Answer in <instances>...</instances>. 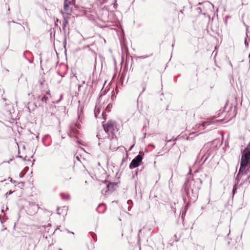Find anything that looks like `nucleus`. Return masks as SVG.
Segmentation results:
<instances>
[{
	"mask_svg": "<svg viewBox=\"0 0 250 250\" xmlns=\"http://www.w3.org/2000/svg\"><path fill=\"white\" fill-rule=\"evenodd\" d=\"M250 161V144L245 148L242 155L240 168L238 175L241 172L246 173V170L248 169Z\"/></svg>",
	"mask_w": 250,
	"mask_h": 250,
	"instance_id": "1",
	"label": "nucleus"
},
{
	"mask_svg": "<svg viewBox=\"0 0 250 250\" xmlns=\"http://www.w3.org/2000/svg\"><path fill=\"white\" fill-rule=\"evenodd\" d=\"M103 127L106 132L112 134H114L119 129V125L113 121H108L106 124H103Z\"/></svg>",
	"mask_w": 250,
	"mask_h": 250,
	"instance_id": "2",
	"label": "nucleus"
},
{
	"mask_svg": "<svg viewBox=\"0 0 250 250\" xmlns=\"http://www.w3.org/2000/svg\"><path fill=\"white\" fill-rule=\"evenodd\" d=\"M142 157L138 155L134 159L132 160L131 163L129 165V168L132 169L138 167L139 166V163L142 161Z\"/></svg>",
	"mask_w": 250,
	"mask_h": 250,
	"instance_id": "3",
	"label": "nucleus"
},
{
	"mask_svg": "<svg viewBox=\"0 0 250 250\" xmlns=\"http://www.w3.org/2000/svg\"><path fill=\"white\" fill-rule=\"evenodd\" d=\"M115 185L113 184L109 183L106 185L105 188L102 190V193L103 195H108L110 190H112L114 188Z\"/></svg>",
	"mask_w": 250,
	"mask_h": 250,
	"instance_id": "4",
	"label": "nucleus"
},
{
	"mask_svg": "<svg viewBox=\"0 0 250 250\" xmlns=\"http://www.w3.org/2000/svg\"><path fill=\"white\" fill-rule=\"evenodd\" d=\"M74 4L73 1L72 2L68 0H65L64 4V9L66 11H68L69 8V5H73Z\"/></svg>",
	"mask_w": 250,
	"mask_h": 250,
	"instance_id": "5",
	"label": "nucleus"
},
{
	"mask_svg": "<svg viewBox=\"0 0 250 250\" xmlns=\"http://www.w3.org/2000/svg\"><path fill=\"white\" fill-rule=\"evenodd\" d=\"M82 113V107H80V109H79L78 111V115L79 119H80L81 115Z\"/></svg>",
	"mask_w": 250,
	"mask_h": 250,
	"instance_id": "6",
	"label": "nucleus"
},
{
	"mask_svg": "<svg viewBox=\"0 0 250 250\" xmlns=\"http://www.w3.org/2000/svg\"><path fill=\"white\" fill-rule=\"evenodd\" d=\"M206 124H209V122H204L202 124L199 125L198 127H199L200 126L204 127Z\"/></svg>",
	"mask_w": 250,
	"mask_h": 250,
	"instance_id": "7",
	"label": "nucleus"
},
{
	"mask_svg": "<svg viewBox=\"0 0 250 250\" xmlns=\"http://www.w3.org/2000/svg\"><path fill=\"white\" fill-rule=\"evenodd\" d=\"M98 112V108H97V106H96V109L95 110V117H97V112Z\"/></svg>",
	"mask_w": 250,
	"mask_h": 250,
	"instance_id": "8",
	"label": "nucleus"
},
{
	"mask_svg": "<svg viewBox=\"0 0 250 250\" xmlns=\"http://www.w3.org/2000/svg\"><path fill=\"white\" fill-rule=\"evenodd\" d=\"M12 193H13V192H12V191H10L9 192H7V193L5 194V196H6V197H7V196H8V195H9L11 194Z\"/></svg>",
	"mask_w": 250,
	"mask_h": 250,
	"instance_id": "9",
	"label": "nucleus"
},
{
	"mask_svg": "<svg viewBox=\"0 0 250 250\" xmlns=\"http://www.w3.org/2000/svg\"><path fill=\"white\" fill-rule=\"evenodd\" d=\"M47 98L46 97H45V96H43V97L42 98V101H46V100H47Z\"/></svg>",
	"mask_w": 250,
	"mask_h": 250,
	"instance_id": "10",
	"label": "nucleus"
},
{
	"mask_svg": "<svg viewBox=\"0 0 250 250\" xmlns=\"http://www.w3.org/2000/svg\"><path fill=\"white\" fill-rule=\"evenodd\" d=\"M147 57V56H142L139 57V58H140V59H145V58H146Z\"/></svg>",
	"mask_w": 250,
	"mask_h": 250,
	"instance_id": "11",
	"label": "nucleus"
},
{
	"mask_svg": "<svg viewBox=\"0 0 250 250\" xmlns=\"http://www.w3.org/2000/svg\"><path fill=\"white\" fill-rule=\"evenodd\" d=\"M70 137H75V134H74V131H73V132L70 133Z\"/></svg>",
	"mask_w": 250,
	"mask_h": 250,
	"instance_id": "12",
	"label": "nucleus"
},
{
	"mask_svg": "<svg viewBox=\"0 0 250 250\" xmlns=\"http://www.w3.org/2000/svg\"><path fill=\"white\" fill-rule=\"evenodd\" d=\"M75 158L78 161H80V157L78 156H76Z\"/></svg>",
	"mask_w": 250,
	"mask_h": 250,
	"instance_id": "13",
	"label": "nucleus"
},
{
	"mask_svg": "<svg viewBox=\"0 0 250 250\" xmlns=\"http://www.w3.org/2000/svg\"><path fill=\"white\" fill-rule=\"evenodd\" d=\"M245 44L246 45V46H247L248 45V42H247V39L246 38L245 39Z\"/></svg>",
	"mask_w": 250,
	"mask_h": 250,
	"instance_id": "14",
	"label": "nucleus"
},
{
	"mask_svg": "<svg viewBox=\"0 0 250 250\" xmlns=\"http://www.w3.org/2000/svg\"><path fill=\"white\" fill-rule=\"evenodd\" d=\"M248 28H247V33H246V36H247V37L248 36V35H247V32H248Z\"/></svg>",
	"mask_w": 250,
	"mask_h": 250,
	"instance_id": "15",
	"label": "nucleus"
},
{
	"mask_svg": "<svg viewBox=\"0 0 250 250\" xmlns=\"http://www.w3.org/2000/svg\"><path fill=\"white\" fill-rule=\"evenodd\" d=\"M63 45L64 46V47H65V45H64V43H63Z\"/></svg>",
	"mask_w": 250,
	"mask_h": 250,
	"instance_id": "16",
	"label": "nucleus"
},
{
	"mask_svg": "<svg viewBox=\"0 0 250 250\" xmlns=\"http://www.w3.org/2000/svg\"><path fill=\"white\" fill-rule=\"evenodd\" d=\"M63 45L64 46V47H65V45H64V43H63Z\"/></svg>",
	"mask_w": 250,
	"mask_h": 250,
	"instance_id": "17",
	"label": "nucleus"
},
{
	"mask_svg": "<svg viewBox=\"0 0 250 250\" xmlns=\"http://www.w3.org/2000/svg\"><path fill=\"white\" fill-rule=\"evenodd\" d=\"M63 45L64 46V47H65V45H64V43H63Z\"/></svg>",
	"mask_w": 250,
	"mask_h": 250,
	"instance_id": "18",
	"label": "nucleus"
},
{
	"mask_svg": "<svg viewBox=\"0 0 250 250\" xmlns=\"http://www.w3.org/2000/svg\"><path fill=\"white\" fill-rule=\"evenodd\" d=\"M134 145L132 146L130 148V149L133 147Z\"/></svg>",
	"mask_w": 250,
	"mask_h": 250,
	"instance_id": "19",
	"label": "nucleus"
}]
</instances>
